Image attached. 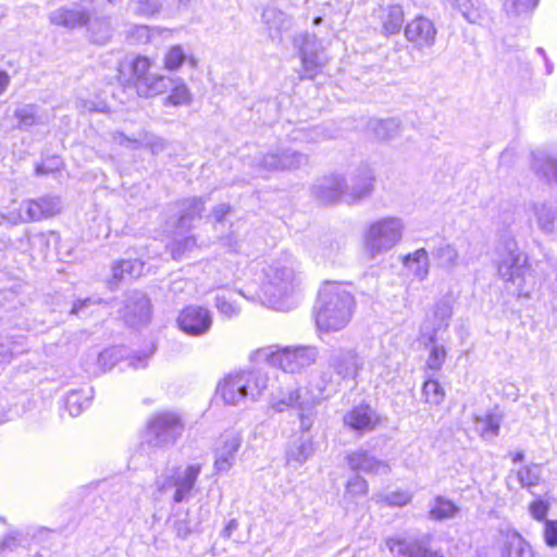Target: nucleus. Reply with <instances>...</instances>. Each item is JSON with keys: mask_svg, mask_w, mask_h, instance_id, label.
I'll use <instances>...</instances> for the list:
<instances>
[{"mask_svg": "<svg viewBox=\"0 0 557 557\" xmlns=\"http://www.w3.org/2000/svg\"><path fill=\"white\" fill-rule=\"evenodd\" d=\"M314 309L317 326L325 332H337L345 329L354 315L355 296L347 284L324 282Z\"/></svg>", "mask_w": 557, "mask_h": 557, "instance_id": "obj_1", "label": "nucleus"}, {"mask_svg": "<svg viewBox=\"0 0 557 557\" xmlns=\"http://www.w3.org/2000/svg\"><path fill=\"white\" fill-rule=\"evenodd\" d=\"M263 280L259 296L262 302L276 311H288L295 302L293 296L299 286V277L292 260H275L262 270Z\"/></svg>", "mask_w": 557, "mask_h": 557, "instance_id": "obj_2", "label": "nucleus"}, {"mask_svg": "<svg viewBox=\"0 0 557 557\" xmlns=\"http://www.w3.org/2000/svg\"><path fill=\"white\" fill-rule=\"evenodd\" d=\"M497 268L499 276L516 286L518 297H529L535 280L528 257L519 249L513 238H505L497 248Z\"/></svg>", "mask_w": 557, "mask_h": 557, "instance_id": "obj_3", "label": "nucleus"}, {"mask_svg": "<svg viewBox=\"0 0 557 557\" xmlns=\"http://www.w3.org/2000/svg\"><path fill=\"white\" fill-rule=\"evenodd\" d=\"M268 383V373L262 369L245 370L226 375L216 392L226 405L238 406L246 399L257 400Z\"/></svg>", "mask_w": 557, "mask_h": 557, "instance_id": "obj_4", "label": "nucleus"}, {"mask_svg": "<svg viewBox=\"0 0 557 557\" xmlns=\"http://www.w3.org/2000/svg\"><path fill=\"white\" fill-rule=\"evenodd\" d=\"M405 224L400 218L385 216L370 222L363 232L364 253L370 259L388 252L403 238Z\"/></svg>", "mask_w": 557, "mask_h": 557, "instance_id": "obj_5", "label": "nucleus"}, {"mask_svg": "<svg viewBox=\"0 0 557 557\" xmlns=\"http://www.w3.org/2000/svg\"><path fill=\"white\" fill-rule=\"evenodd\" d=\"M260 355L273 367L284 372L297 373L315 363L319 350L315 346L300 345L276 348L272 347L260 350Z\"/></svg>", "mask_w": 557, "mask_h": 557, "instance_id": "obj_6", "label": "nucleus"}, {"mask_svg": "<svg viewBox=\"0 0 557 557\" xmlns=\"http://www.w3.org/2000/svg\"><path fill=\"white\" fill-rule=\"evenodd\" d=\"M184 429L185 424L176 412H157L147 422V443L159 448L172 446L182 436Z\"/></svg>", "mask_w": 557, "mask_h": 557, "instance_id": "obj_7", "label": "nucleus"}, {"mask_svg": "<svg viewBox=\"0 0 557 557\" xmlns=\"http://www.w3.org/2000/svg\"><path fill=\"white\" fill-rule=\"evenodd\" d=\"M327 364L337 379H334L331 373H329V375H331L333 382L336 383L338 387L342 381L357 379L359 373L363 370L364 358L356 348L339 346L330 350ZM323 374H327V372H323L321 375Z\"/></svg>", "mask_w": 557, "mask_h": 557, "instance_id": "obj_8", "label": "nucleus"}, {"mask_svg": "<svg viewBox=\"0 0 557 557\" xmlns=\"http://www.w3.org/2000/svg\"><path fill=\"white\" fill-rule=\"evenodd\" d=\"M294 44L299 49L301 59L299 77L313 79L327 63V57L321 42L315 35L306 33L295 38Z\"/></svg>", "mask_w": 557, "mask_h": 557, "instance_id": "obj_9", "label": "nucleus"}, {"mask_svg": "<svg viewBox=\"0 0 557 557\" xmlns=\"http://www.w3.org/2000/svg\"><path fill=\"white\" fill-rule=\"evenodd\" d=\"M336 392L337 384L333 382L331 375L323 374L319 377L314 383V391L309 392V398H305L298 409L300 434H309L315 421V407Z\"/></svg>", "mask_w": 557, "mask_h": 557, "instance_id": "obj_10", "label": "nucleus"}, {"mask_svg": "<svg viewBox=\"0 0 557 557\" xmlns=\"http://www.w3.org/2000/svg\"><path fill=\"white\" fill-rule=\"evenodd\" d=\"M200 472L201 466L199 463L189 465L185 468H174L169 474L157 480L158 488L162 492L174 488L173 500L180 504L190 495Z\"/></svg>", "mask_w": 557, "mask_h": 557, "instance_id": "obj_11", "label": "nucleus"}, {"mask_svg": "<svg viewBox=\"0 0 557 557\" xmlns=\"http://www.w3.org/2000/svg\"><path fill=\"white\" fill-rule=\"evenodd\" d=\"M308 163V156L290 148L277 147L261 153L256 160L259 171H293Z\"/></svg>", "mask_w": 557, "mask_h": 557, "instance_id": "obj_12", "label": "nucleus"}, {"mask_svg": "<svg viewBox=\"0 0 557 557\" xmlns=\"http://www.w3.org/2000/svg\"><path fill=\"white\" fill-rule=\"evenodd\" d=\"M375 174L368 164L359 165L345 177L344 201L352 205L370 197L374 190Z\"/></svg>", "mask_w": 557, "mask_h": 557, "instance_id": "obj_13", "label": "nucleus"}, {"mask_svg": "<svg viewBox=\"0 0 557 557\" xmlns=\"http://www.w3.org/2000/svg\"><path fill=\"white\" fill-rule=\"evenodd\" d=\"M180 329L191 336H201L210 330L212 317L208 309L199 306H188L177 317Z\"/></svg>", "mask_w": 557, "mask_h": 557, "instance_id": "obj_14", "label": "nucleus"}, {"mask_svg": "<svg viewBox=\"0 0 557 557\" xmlns=\"http://www.w3.org/2000/svg\"><path fill=\"white\" fill-rule=\"evenodd\" d=\"M60 209L59 198L45 196L22 201L18 211L23 222H36L53 216Z\"/></svg>", "mask_w": 557, "mask_h": 557, "instance_id": "obj_15", "label": "nucleus"}, {"mask_svg": "<svg viewBox=\"0 0 557 557\" xmlns=\"http://www.w3.org/2000/svg\"><path fill=\"white\" fill-rule=\"evenodd\" d=\"M243 437L238 432L222 434L215 446L214 468L218 472H227L235 463L236 454L242 446Z\"/></svg>", "mask_w": 557, "mask_h": 557, "instance_id": "obj_16", "label": "nucleus"}, {"mask_svg": "<svg viewBox=\"0 0 557 557\" xmlns=\"http://www.w3.org/2000/svg\"><path fill=\"white\" fill-rule=\"evenodd\" d=\"M123 319L131 326H139L149 322L151 315L150 300L146 294L135 290L126 296Z\"/></svg>", "mask_w": 557, "mask_h": 557, "instance_id": "obj_17", "label": "nucleus"}, {"mask_svg": "<svg viewBox=\"0 0 557 557\" xmlns=\"http://www.w3.org/2000/svg\"><path fill=\"white\" fill-rule=\"evenodd\" d=\"M436 33L433 22L424 16L413 18L405 27L406 39L418 49L432 47Z\"/></svg>", "mask_w": 557, "mask_h": 557, "instance_id": "obj_18", "label": "nucleus"}, {"mask_svg": "<svg viewBox=\"0 0 557 557\" xmlns=\"http://www.w3.org/2000/svg\"><path fill=\"white\" fill-rule=\"evenodd\" d=\"M315 451L313 437L310 434H295L289 441L286 450V462L298 468L309 460Z\"/></svg>", "mask_w": 557, "mask_h": 557, "instance_id": "obj_19", "label": "nucleus"}, {"mask_svg": "<svg viewBox=\"0 0 557 557\" xmlns=\"http://www.w3.org/2000/svg\"><path fill=\"white\" fill-rule=\"evenodd\" d=\"M345 459L348 467L354 471H362L369 474H388L391 470L386 461L377 459L362 448L348 453Z\"/></svg>", "mask_w": 557, "mask_h": 557, "instance_id": "obj_20", "label": "nucleus"}, {"mask_svg": "<svg viewBox=\"0 0 557 557\" xmlns=\"http://www.w3.org/2000/svg\"><path fill=\"white\" fill-rule=\"evenodd\" d=\"M345 177L330 175L319 181L312 188L313 196L322 203L344 201Z\"/></svg>", "mask_w": 557, "mask_h": 557, "instance_id": "obj_21", "label": "nucleus"}, {"mask_svg": "<svg viewBox=\"0 0 557 557\" xmlns=\"http://www.w3.org/2000/svg\"><path fill=\"white\" fill-rule=\"evenodd\" d=\"M386 545L395 557H444L429 549L424 540H394L386 541Z\"/></svg>", "mask_w": 557, "mask_h": 557, "instance_id": "obj_22", "label": "nucleus"}, {"mask_svg": "<svg viewBox=\"0 0 557 557\" xmlns=\"http://www.w3.org/2000/svg\"><path fill=\"white\" fill-rule=\"evenodd\" d=\"M377 418L368 405L357 406L344 416V424L361 433L374 430Z\"/></svg>", "mask_w": 557, "mask_h": 557, "instance_id": "obj_23", "label": "nucleus"}, {"mask_svg": "<svg viewBox=\"0 0 557 557\" xmlns=\"http://www.w3.org/2000/svg\"><path fill=\"white\" fill-rule=\"evenodd\" d=\"M13 116L17 121L16 128L21 131H29L33 126L44 125L48 119L47 113L34 103L17 107Z\"/></svg>", "mask_w": 557, "mask_h": 557, "instance_id": "obj_24", "label": "nucleus"}, {"mask_svg": "<svg viewBox=\"0 0 557 557\" xmlns=\"http://www.w3.org/2000/svg\"><path fill=\"white\" fill-rule=\"evenodd\" d=\"M530 220L535 222L542 233L546 235L554 233L555 222L557 220L555 206L547 202H533L530 206Z\"/></svg>", "mask_w": 557, "mask_h": 557, "instance_id": "obj_25", "label": "nucleus"}, {"mask_svg": "<svg viewBox=\"0 0 557 557\" xmlns=\"http://www.w3.org/2000/svg\"><path fill=\"white\" fill-rule=\"evenodd\" d=\"M50 23L69 29L82 27L89 22V13L83 9L60 8L49 15Z\"/></svg>", "mask_w": 557, "mask_h": 557, "instance_id": "obj_26", "label": "nucleus"}, {"mask_svg": "<svg viewBox=\"0 0 557 557\" xmlns=\"http://www.w3.org/2000/svg\"><path fill=\"white\" fill-rule=\"evenodd\" d=\"M311 391H314V383L304 388L290 389L286 393L273 395L271 398V407L276 412H283L288 408H300L301 401L309 398Z\"/></svg>", "mask_w": 557, "mask_h": 557, "instance_id": "obj_27", "label": "nucleus"}, {"mask_svg": "<svg viewBox=\"0 0 557 557\" xmlns=\"http://www.w3.org/2000/svg\"><path fill=\"white\" fill-rule=\"evenodd\" d=\"M177 230L185 232L191 228L193 222L200 219L205 210V202L200 198H188L180 201Z\"/></svg>", "mask_w": 557, "mask_h": 557, "instance_id": "obj_28", "label": "nucleus"}, {"mask_svg": "<svg viewBox=\"0 0 557 557\" xmlns=\"http://www.w3.org/2000/svg\"><path fill=\"white\" fill-rule=\"evenodd\" d=\"M502 557H532L529 543L516 531H507L502 535Z\"/></svg>", "mask_w": 557, "mask_h": 557, "instance_id": "obj_29", "label": "nucleus"}, {"mask_svg": "<svg viewBox=\"0 0 557 557\" xmlns=\"http://www.w3.org/2000/svg\"><path fill=\"white\" fill-rule=\"evenodd\" d=\"M262 20L272 40H280L281 34L292 26L290 18L276 8L264 9Z\"/></svg>", "mask_w": 557, "mask_h": 557, "instance_id": "obj_30", "label": "nucleus"}, {"mask_svg": "<svg viewBox=\"0 0 557 557\" xmlns=\"http://www.w3.org/2000/svg\"><path fill=\"white\" fill-rule=\"evenodd\" d=\"M532 171L547 182H557V159L552 158L544 150L532 152Z\"/></svg>", "mask_w": 557, "mask_h": 557, "instance_id": "obj_31", "label": "nucleus"}, {"mask_svg": "<svg viewBox=\"0 0 557 557\" xmlns=\"http://www.w3.org/2000/svg\"><path fill=\"white\" fill-rule=\"evenodd\" d=\"M151 67V62L146 57H136L128 63H123L120 66V74L123 75L126 70L129 72V77L125 79L126 83L133 84L138 91V86L141 81H147L151 74H149V70ZM122 78V76H120Z\"/></svg>", "mask_w": 557, "mask_h": 557, "instance_id": "obj_32", "label": "nucleus"}, {"mask_svg": "<svg viewBox=\"0 0 557 557\" xmlns=\"http://www.w3.org/2000/svg\"><path fill=\"white\" fill-rule=\"evenodd\" d=\"M379 18L385 35L397 34L404 24V10L398 4L382 7L379 10Z\"/></svg>", "mask_w": 557, "mask_h": 557, "instance_id": "obj_33", "label": "nucleus"}, {"mask_svg": "<svg viewBox=\"0 0 557 557\" xmlns=\"http://www.w3.org/2000/svg\"><path fill=\"white\" fill-rule=\"evenodd\" d=\"M453 314V307L448 300H440L433 307V317L431 320L432 329L429 332V342L434 343L437 332L446 330Z\"/></svg>", "mask_w": 557, "mask_h": 557, "instance_id": "obj_34", "label": "nucleus"}, {"mask_svg": "<svg viewBox=\"0 0 557 557\" xmlns=\"http://www.w3.org/2000/svg\"><path fill=\"white\" fill-rule=\"evenodd\" d=\"M436 265L445 271H454L460 263L461 258L457 248L449 243H443L432 250Z\"/></svg>", "mask_w": 557, "mask_h": 557, "instance_id": "obj_35", "label": "nucleus"}, {"mask_svg": "<svg viewBox=\"0 0 557 557\" xmlns=\"http://www.w3.org/2000/svg\"><path fill=\"white\" fill-rule=\"evenodd\" d=\"M173 79L170 76L151 74L147 81H141L137 94L144 98L164 94L170 89Z\"/></svg>", "mask_w": 557, "mask_h": 557, "instance_id": "obj_36", "label": "nucleus"}, {"mask_svg": "<svg viewBox=\"0 0 557 557\" xmlns=\"http://www.w3.org/2000/svg\"><path fill=\"white\" fill-rule=\"evenodd\" d=\"M369 127L380 140H389L401 133V122L396 117L371 120Z\"/></svg>", "mask_w": 557, "mask_h": 557, "instance_id": "obj_37", "label": "nucleus"}, {"mask_svg": "<svg viewBox=\"0 0 557 557\" xmlns=\"http://www.w3.org/2000/svg\"><path fill=\"white\" fill-rule=\"evenodd\" d=\"M404 264L418 280L423 281L429 274V253L424 248L417 249L405 257Z\"/></svg>", "mask_w": 557, "mask_h": 557, "instance_id": "obj_38", "label": "nucleus"}, {"mask_svg": "<svg viewBox=\"0 0 557 557\" xmlns=\"http://www.w3.org/2000/svg\"><path fill=\"white\" fill-rule=\"evenodd\" d=\"M170 95L163 99L164 106H187L191 102V92L182 78H174L170 89Z\"/></svg>", "mask_w": 557, "mask_h": 557, "instance_id": "obj_39", "label": "nucleus"}, {"mask_svg": "<svg viewBox=\"0 0 557 557\" xmlns=\"http://www.w3.org/2000/svg\"><path fill=\"white\" fill-rule=\"evenodd\" d=\"M145 263L138 259L122 260L113 264L112 277L115 281L124 280L126 276L138 277L144 273Z\"/></svg>", "mask_w": 557, "mask_h": 557, "instance_id": "obj_40", "label": "nucleus"}, {"mask_svg": "<svg viewBox=\"0 0 557 557\" xmlns=\"http://www.w3.org/2000/svg\"><path fill=\"white\" fill-rule=\"evenodd\" d=\"M542 476V468L540 465L531 463L521 467L509 480L515 478L521 487L531 490L540 483Z\"/></svg>", "mask_w": 557, "mask_h": 557, "instance_id": "obj_41", "label": "nucleus"}, {"mask_svg": "<svg viewBox=\"0 0 557 557\" xmlns=\"http://www.w3.org/2000/svg\"><path fill=\"white\" fill-rule=\"evenodd\" d=\"M428 326H424L422 338L425 341L424 345L431 346L429 357L426 360V366L429 369L438 371L442 369L443 364L445 363L447 350L443 345L436 344V341L434 343L429 342V335H428Z\"/></svg>", "mask_w": 557, "mask_h": 557, "instance_id": "obj_42", "label": "nucleus"}, {"mask_svg": "<svg viewBox=\"0 0 557 557\" xmlns=\"http://www.w3.org/2000/svg\"><path fill=\"white\" fill-rule=\"evenodd\" d=\"M368 492V481L360 474H354L346 482L344 498L349 502H356L359 498L364 497Z\"/></svg>", "mask_w": 557, "mask_h": 557, "instance_id": "obj_43", "label": "nucleus"}, {"mask_svg": "<svg viewBox=\"0 0 557 557\" xmlns=\"http://www.w3.org/2000/svg\"><path fill=\"white\" fill-rule=\"evenodd\" d=\"M88 30L91 40L100 45L108 42L112 35L110 21L106 17L89 20Z\"/></svg>", "mask_w": 557, "mask_h": 557, "instance_id": "obj_44", "label": "nucleus"}, {"mask_svg": "<svg viewBox=\"0 0 557 557\" xmlns=\"http://www.w3.org/2000/svg\"><path fill=\"white\" fill-rule=\"evenodd\" d=\"M539 0H505L504 10L509 17L527 15L537 5Z\"/></svg>", "mask_w": 557, "mask_h": 557, "instance_id": "obj_45", "label": "nucleus"}, {"mask_svg": "<svg viewBox=\"0 0 557 557\" xmlns=\"http://www.w3.org/2000/svg\"><path fill=\"white\" fill-rule=\"evenodd\" d=\"M458 510V507L453 502L438 496L430 510V517L435 520L449 519L453 518Z\"/></svg>", "mask_w": 557, "mask_h": 557, "instance_id": "obj_46", "label": "nucleus"}, {"mask_svg": "<svg viewBox=\"0 0 557 557\" xmlns=\"http://www.w3.org/2000/svg\"><path fill=\"white\" fill-rule=\"evenodd\" d=\"M462 16L469 23H478L482 18V5L480 0H455Z\"/></svg>", "mask_w": 557, "mask_h": 557, "instance_id": "obj_47", "label": "nucleus"}, {"mask_svg": "<svg viewBox=\"0 0 557 557\" xmlns=\"http://www.w3.org/2000/svg\"><path fill=\"white\" fill-rule=\"evenodd\" d=\"M422 394L425 403L430 405H441L445 398L444 388L436 380H426L422 387Z\"/></svg>", "mask_w": 557, "mask_h": 557, "instance_id": "obj_48", "label": "nucleus"}, {"mask_svg": "<svg viewBox=\"0 0 557 557\" xmlns=\"http://www.w3.org/2000/svg\"><path fill=\"white\" fill-rule=\"evenodd\" d=\"M187 60V53L181 45L172 46L163 58L164 67L169 71L178 70Z\"/></svg>", "mask_w": 557, "mask_h": 557, "instance_id": "obj_49", "label": "nucleus"}, {"mask_svg": "<svg viewBox=\"0 0 557 557\" xmlns=\"http://www.w3.org/2000/svg\"><path fill=\"white\" fill-rule=\"evenodd\" d=\"M329 135L325 133L324 128L321 126H314L309 129H295L290 134L292 140L302 141V143H317L327 138Z\"/></svg>", "mask_w": 557, "mask_h": 557, "instance_id": "obj_50", "label": "nucleus"}, {"mask_svg": "<svg viewBox=\"0 0 557 557\" xmlns=\"http://www.w3.org/2000/svg\"><path fill=\"white\" fill-rule=\"evenodd\" d=\"M195 246L196 239L194 236L181 237L177 234L170 245L173 259H180L186 251L193 249Z\"/></svg>", "mask_w": 557, "mask_h": 557, "instance_id": "obj_51", "label": "nucleus"}, {"mask_svg": "<svg viewBox=\"0 0 557 557\" xmlns=\"http://www.w3.org/2000/svg\"><path fill=\"white\" fill-rule=\"evenodd\" d=\"M123 349L121 347H111L104 349L98 355V364L103 370H110L121 358Z\"/></svg>", "mask_w": 557, "mask_h": 557, "instance_id": "obj_52", "label": "nucleus"}, {"mask_svg": "<svg viewBox=\"0 0 557 557\" xmlns=\"http://www.w3.org/2000/svg\"><path fill=\"white\" fill-rule=\"evenodd\" d=\"M502 418L498 414L491 413L479 421L484 437H495L498 435Z\"/></svg>", "mask_w": 557, "mask_h": 557, "instance_id": "obj_53", "label": "nucleus"}, {"mask_svg": "<svg viewBox=\"0 0 557 557\" xmlns=\"http://www.w3.org/2000/svg\"><path fill=\"white\" fill-rule=\"evenodd\" d=\"M411 494L406 491H395L386 495L376 496L377 502H384L388 506H405L411 502Z\"/></svg>", "mask_w": 557, "mask_h": 557, "instance_id": "obj_54", "label": "nucleus"}, {"mask_svg": "<svg viewBox=\"0 0 557 557\" xmlns=\"http://www.w3.org/2000/svg\"><path fill=\"white\" fill-rule=\"evenodd\" d=\"M215 306L219 312L226 318H233L237 315L240 311V308L233 301H231L225 295H216L215 297Z\"/></svg>", "mask_w": 557, "mask_h": 557, "instance_id": "obj_55", "label": "nucleus"}, {"mask_svg": "<svg viewBox=\"0 0 557 557\" xmlns=\"http://www.w3.org/2000/svg\"><path fill=\"white\" fill-rule=\"evenodd\" d=\"M549 503L547 500H544L542 498H536L533 502L529 504V513L531 517L536 521H544L547 520L546 516L549 510Z\"/></svg>", "mask_w": 557, "mask_h": 557, "instance_id": "obj_56", "label": "nucleus"}, {"mask_svg": "<svg viewBox=\"0 0 557 557\" xmlns=\"http://www.w3.org/2000/svg\"><path fill=\"white\" fill-rule=\"evenodd\" d=\"M341 245L338 242L326 238L319 243L315 248V255L322 259L330 260L337 253Z\"/></svg>", "mask_w": 557, "mask_h": 557, "instance_id": "obj_57", "label": "nucleus"}, {"mask_svg": "<svg viewBox=\"0 0 557 557\" xmlns=\"http://www.w3.org/2000/svg\"><path fill=\"white\" fill-rule=\"evenodd\" d=\"M173 529L180 539H187L191 533L190 519L187 512L174 516Z\"/></svg>", "mask_w": 557, "mask_h": 557, "instance_id": "obj_58", "label": "nucleus"}, {"mask_svg": "<svg viewBox=\"0 0 557 557\" xmlns=\"http://www.w3.org/2000/svg\"><path fill=\"white\" fill-rule=\"evenodd\" d=\"M160 9L161 3L159 0H138L134 11L138 15L150 16L158 13Z\"/></svg>", "mask_w": 557, "mask_h": 557, "instance_id": "obj_59", "label": "nucleus"}, {"mask_svg": "<svg viewBox=\"0 0 557 557\" xmlns=\"http://www.w3.org/2000/svg\"><path fill=\"white\" fill-rule=\"evenodd\" d=\"M543 539L549 548L557 547V520H545Z\"/></svg>", "mask_w": 557, "mask_h": 557, "instance_id": "obj_60", "label": "nucleus"}, {"mask_svg": "<svg viewBox=\"0 0 557 557\" xmlns=\"http://www.w3.org/2000/svg\"><path fill=\"white\" fill-rule=\"evenodd\" d=\"M65 408L72 417L81 414L83 411V403L81 396L76 392H72L67 395L65 400Z\"/></svg>", "mask_w": 557, "mask_h": 557, "instance_id": "obj_61", "label": "nucleus"}, {"mask_svg": "<svg viewBox=\"0 0 557 557\" xmlns=\"http://www.w3.org/2000/svg\"><path fill=\"white\" fill-rule=\"evenodd\" d=\"M113 143L124 146L127 148L136 149L141 146V143L139 139L131 138L126 136L124 133L115 131L111 134Z\"/></svg>", "mask_w": 557, "mask_h": 557, "instance_id": "obj_62", "label": "nucleus"}, {"mask_svg": "<svg viewBox=\"0 0 557 557\" xmlns=\"http://www.w3.org/2000/svg\"><path fill=\"white\" fill-rule=\"evenodd\" d=\"M150 28L145 25H136L129 32V36L139 44L148 42L150 39Z\"/></svg>", "mask_w": 557, "mask_h": 557, "instance_id": "obj_63", "label": "nucleus"}, {"mask_svg": "<svg viewBox=\"0 0 557 557\" xmlns=\"http://www.w3.org/2000/svg\"><path fill=\"white\" fill-rule=\"evenodd\" d=\"M101 302V299H92V298H85L83 300H77L76 302H74L72 309H71V313L72 314H75V315H84L85 314V310L91 306V305H96V304H100Z\"/></svg>", "mask_w": 557, "mask_h": 557, "instance_id": "obj_64", "label": "nucleus"}]
</instances>
